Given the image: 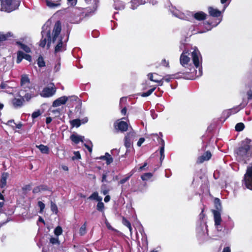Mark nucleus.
I'll return each mask as SVG.
<instances>
[{
	"instance_id": "423d86ee",
	"label": "nucleus",
	"mask_w": 252,
	"mask_h": 252,
	"mask_svg": "<svg viewBox=\"0 0 252 252\" xmlns=\"http://www.w3.org/2000/svg\"><path fill=\"white\" fill-rule=\"evenodd\" d=\"M74 18L70 20L72 23L78 24L80 23L82 19L89 15L88 12H85L83 9L74 8Z\"/></svg>"
},
{
	"instance_id": "aec40b11",
	"label": "nucleus",
	"mask_w": 252,
	"mask_h": 252,
	"mask_svg": "<svg viewBox=\"0 0 252 252\" xmlns=\"http://www.w3.org/2000/svg\"><path fill=\"white\" fill-rule=\"evenodd\" d=\"M9 177V174L7 172H3L1 174L0 179V188H3L6 185V180Z\"/></svg>"
},
{
	"instance_id": "0e129e2a",
	"label": "nucleus",
	"mask_w": 252,
	"mask_h": 252,
	"mask_svg": "<svg viewBox=\"0 0 252 252\" xmlns=\"http://www.w3.org/2000/svg\"><path fill=\"white\" fill-rule=\"evenodd\" d=\"M130 177V176H129L125 178L121 179L119 183L121 184H124V183H125L126 181H127L129 180Z\"/></svg>"
},
{
	"instance_id": "58836bf2",
	"label": "nucleus",
	"mask_w": 252,
	"mask_h": 252,
	"mask_svg": "<svg viewBox=\"0 0 252 252\" xmlns=\"http://www.w3.org/2000/svg\"><path fill=\"white\" fill-rule=\"evenodd\" d=\"M104 205L101 201H98L96 205V209L101 212L104 213Z\"/></svg>"
},
{
	"instance_id": "ea45409f",
	"label": "nucleus",
	"mask_w": 252,
	"mask_h": 252,
	"mask_svg": "<svg viewBox=\"0 0 252 252\" xmlns=\"http://www.w3.org/2000/svg\"><path fill=\"white\" fill-rule=\"evenodd\" d=\"M86 225L87 222H85L80 228L79 234L81 236H83L86 233Z\"/></svg>"
},
{
	"instance_id": "864d4df0",
	"label": "nucleus",
	"mask_w": 252,
	"mask_h": 252,
	"mask_svg": "<svg viewBox=\"0 0 252 252\" xmlns=\"http://www.w3.org/2000/svg\"><path fill=\"white\" fill-rule=\"evenodd\" d=\"M212 23H210L208 22H206L204 23V27L206 29L207 31H210L212 29V27H211V24Z\"/></svg>"
},
{
	"instance_id": "09e8293b",
	"label": "nucleus",
	"mask_w": 252,
	"mask_h": 252,
	"mask_svg": "<svg viewBox=\"0 0 252 252\" xmlns=\"http://www.w3.org/2000/svg\"><path fill=\"white\" fill-rule=\"evenodd\" d=\"M50 243L53 245H59L60 241L58 237H51L50 239Z\"/></svg>"
},
{
	"instance_id": "69168bd1",
	"label": "nucleus",
	"mask_w": 252,
	"mask_h": 252,
	"mask_svg": "<svg viewBox=\"0 0 252 252\" xmlns=\"http://www.w3.org/2000/svg\"><path fill=\"white\" fill-rule=\"evenodd\" d=\"M145 141V138L141 137L139 138V140L137 142V145L138 147H140L143 143Z\"/></svg>"
},
{
	"instance_id": "c85d7f7f",
	"label": "nucleus",
	"mask_w": 252,
	"mask_h": 252,
	"mask_svg": "<svg viewBox=\"0 0 252 252\" xmlns=\"http://www.w3.org/2000/svg\"><path fill=\"white\" fill-rule=\"evenodd\" d=\"M16 44L19 46V47L23 50L25 52L28 53L31 52V49L27 45L22 43L20 41H17Z\"/></svg>"
},
{
	"instance_id": "f704fd0d",
	"label": "nucleus",
	"mask_w": 252,
	"mask_h": 252,
	"mask_svg": "<svg viewBox=\"0 0 252 252\" xmlns=\"http://www.w3.org/2000/svg\"><path fill=\"white\" fill-rule=\"evenodd\" d=\"M25 55V54L22 51H19L17 52V60H16V62L17 63H20L21 62L22 60L23 59H24Z\"/></svg>"
},
{
	"instance_id": "8fccbe9b",
	"label": "nucleus",
	"mask_w": 252,
	"mask_h": 252,
	"mask_svg": "<svg viewBox=\"0 0 252 252\" xmlns=\"http://www.w3.org/2000/svg\"><path fill=\"white\" fill-rule=\"evenodd\" d=\"M109 173V171H108L104 172L103 173L102 176V180H101L102 182H109V181H108L107 180V178L108 176V174ZM110 182L111 181H109V182Z\"/></svg>"
},
{
	"instance_id": "2f4dec72",
	"label": "nucleus",
	"mask_w": 252,
	"mask_h": 252,
	"mask_svg": "<svg viewBox=\"0 0 252 252\" xmlns=\"http://www.w3.org/2000/svg\"><path fill=\"white\" fill-rule=\"evenodd\" d=\"M175 75H176L175 74H172V75H167L164 76L162 78V79L161 80H162V82L160 83H159V85L160 86L162 85L163 80H165L167 82H169L172 79H174L176 78Z\"/></svg>"
},
{
	"instance_id": "412c9836",
	"label": "nucleus",
	"mask_w": 252,
	"mask_h": 252,
	"mask_svg": "<svg viewBox=\"0 0 252 252\" xmlns=\"http://www.w3.org/2000/svg\"><path fill=\"white\" fill-rule=\"evenodd\" d=\"M171 11L173 15L176 17H178L181 19H184L188 21L190 20L189 18H188L187 16H185L184 13L180 12L179 10L177 9H174L173 11L171 10Z\"/></svg>"
},
{
	"instance_id": "f3484780",
	"label": "nucleus",
	"mask_w": 252,
	"mask_h": 252,
	"mask_svg": "<svg viewBox=\"0 0 252 252\" xmlns=\"http://www.w3.org/2000/svg\"><path fill=\"white\" fill-rule=\"evenodd\" d=\"M208 12L210 16L214 17H219L221 16V12L216 8L212 7H208Z\"/></svg>"
},
{
	"instance_id": "7ed1b4c3",
	"label": "nucleus",
	"mask_w": 252,
	"mask_h": 252,
	"mask_svg": "<svg viewBox=\"0 0 252 252\" xmlns=\"http://www.w3.org/2000/svg\"><path fill=\"white\" fill-rule=\"evenodd\" d=\"M252 140L247 138L242 142V145L236 151L237 158L240 160L246 161L252 156L250 151V144Z\"/></svg>"
},
{
	"instance_id": "a18cd8bd",
	"label": "nucleus",
	"mask_w": 252,
	"mask_h": 252,
	"mask_svg": "<svg viewBox=\"0 0 252 252\" xmlns=\"http://www.w3.org/2000/svg\"><path fill=\"white\" fill-rule=\"evenodd\" d=\"M244 124L242 123H239L236 124L235 126V129L237 131H241L244 129Z\"/></svg>"
},
{
	"instance_id": "4c0bfd02",
	"label": "nucleus",
	"mask_w": 252,
	"mask_h": 252,
	"mask_svg": "<svg viewBox=\"0 0 252 252\" xmlns=\"http://www.w3.org/2000/svg\"><path fill=\"white\" fill-rule=\"evenodd\" d=\"M37 64L39 67H42L45 66V62L41 56H40L37 59Z\"/></svg>"
},
{
	"instance_id": "9d476101",
	"label": "nucleus",
	"mask_w": 252,
	"mask_h": 252,
	"mask_svg": "<svg viewBox=\"0 0 252 252\" xmlns=\"http://www.w3.org/2000/svg\"><path fill=\"white\" fill-rule=\"evenodd\" d=\"M135 137V133L130 132L128 133L125 138V146L127 148H130L133 143V141Z\"/></svg>"
},
{
	"instance_id": "393cba45",
	"label": "nucleus",
	"mask_w": 252,
	"mask_h": 252,
	"mask_svg": "<svg viewBox=\"0 0 252 252\" xmlns=\"http://www.w3.org/2000/svg\"><path fill=\"white\" fill-rule=\"evenodd\" d=\"M86 2L90 5V7L92 8L93 11H95L97 7L98 0H85Z\"/></svg>"
},
{
	"instance_id": "de8ad7c7",
	"label": "nucleus",
	"mask_w": 252,
	"mask_h": 252,
	"mask_svg": "<svg viewBox=\"0 0 252 252\" xmlns=\"http://www.w3.org/2000/svg\"><path fill=\"white\" fill-rule=\"evenodd\" d=\"M51 209L52 211L56 214H57L58 212L57 206L52 201L51 202Z\"/></svg>"
},
{
	"instance_id": "603ef678",
	"label": "nucleus",
	"mask_w": 252,
	"mask_h": 252,
	"mask_svg": "<svg viewBox=\"0 0 252 252\" xmlns=\"http://www.w3.org/2000/svg\"><path fill=\"white\" fill-rule=\"evenodd\" d=\"M38 206L40 208V213H41L44 209L45 205L44 203L39 201L38 202Z\"/></svg>"
},
{
	"instance_id": "4be33fe9",
	"label": "nucleus",
	"mask_w": 252,
	"mask_h": 252,
	"mask_svg": "<svg viewBox=\"0 0 252 252\" xmlns=\"http://www.w3.org/2000/svg\"><path fill=\"white\" fill-rule=\"evenodd\" d=\"M47 5L50 8H55L60 5L61 0H45Z\"/></svg>"
},
{
	"instance_id": "bf43d9fd",
	"label": "nucleus",
	"mask_w": 252,
	"mask_h": 252,
	"mask_svg": "<svg viewBox=\"0 0 252 252\" xmlns=\"http://www.w3.org/2000/svg\"><path fill=\"white\" fill-rule=\"evenodd\" d=\"M147 188V184L146 183H144L143 185H141L140 186H139L138 189L141 192H144L146 189Z\"/></svg>"
},
{
	"instance_id": "c756f323",
	"label": "nucleus",
	"mask_w": 252,
	"mask_h": 252,
	"mask_svg": "<svg viewBox=\"0 0 252 252\" xmlns=\"http://www.w3.org/2000/svg\"><path fill=\"white\" fill-rule=\"evenodd\" d=\"M130 4V8L133 10L136 9L139 5L142 4L140 0H131Z\"/></svg>"
},
{
	"instance_id": "052dcab7",
	"label": "nucleus",
	"mask_w": 252,
	"mask_h": 252,
	"mask_svg": "<svg viewBox=\"0 0 252 252\" xmlns=\"http://www.w3.org/2000/svg\"><path fill=\"white\" fill-rule=\"evenodd\" d=\"M41 113L40 112V111L38 110V111H34L32 114V118L33 119H35V118H37L38 117H39Z\"/></svg>"
},
{
	"instance_id": "13d9d810",
	"label": "nucleus",
	"mask_w": 252,
	"mask_h": 252,
	"mask_svg": "<svg viewBox=\"0 0 252 252\" xmlns=\"http://www.w3.org/2000/svg\"><path fill=\"white\" fill-rule=\"evenodd\" d=\"M148 76H149V79L151 81H154V82H158V83H160V82H162V80H158L154 79L153 78V74H152V73H149L148 74Z\"/></svg>"
},
{
	"instance_id": "2eb2a0df",
	"label": "nucleus",
	"mask_w": 252,
	"mask_h": 252,
	"mask_svg": "<svg viewBox=\"0 0 252 252\" xmlns=\"http://www.w3.org/2000/svg\"><path fill=\"white\" fill-rule=\"evenodd\" d=\"M211 153L210 151H207L197 158V163H202L205 161L209 160L211 158Z\"/></svg>"
},
{
	"instance_id": "a211bd4d",
	"label": "nucleus",
	"mask_w": 252,
	"mask_h": 252,
	"mask_svg": "<svg viewBox=\"0 0 252 252\" xmlns=\"http://www.w3.org/2000/svg\"><path fill=\"white\" fill-rule=\"evenodd\" d=\"M212 212L214 215V219L215 221V225H218L221 224V218L220 212L219 211H215V210H212Z\"/></svg>"
},
{
	"instance_id": "f03ea898",
	"label": "nucleus",
	"mask_w": 252,
	"mask_h": 252,
	"mask_svg": "<svg viewBox=\"0 0 252 252\" xmlns=\"http://www.w3.org/2000/svg\"><path fill=\"white\" fill-rule=\"evenodd\" d=\"M189 54L187 51H184L180 56V62L185 69L182 73L189 75V77H187V79L194 80L202 75V57L197 49L194 50L192 52L191 58L194 67L189 63L190 61V58L188 57Z\"/></svg>"
},
{
	"instance_id": "39448f33",
	"label": "nucleus",
	"mask_w": 252,
	"mask_h": 252,
	"mask_svg": "<svg viewBox=\"0 0 252 252\" xmlns=\"http://www.w3.org/2000/svg\"><path fill=\"white\" fill-rule=\"evenodd\" d=\"M242 186L252 190V165L248 166L242 180Z\"/></svg>"
},
{
	"instance_id": "6ab92c4d",
	"label": "nucleus",
	"mask_w": 252,
	"mask_h": 252,
	"mask_svg": "<svg viewBox=\"0 0 252 252\" xmlns=\"http://www.w3.org/2000/svg\"><path fill=\"white\" fill-rule=\"evenodd\" d=\"M71 140L75 144H78L80 142H83L84 136H80L77 134H73L70 137Z\"/></svg>"
},
{
	"instance_id": "49530a36",
	"label": "nucleus",
	"mask_w": 252,
	"mask_h": 252,
	"mask_svg": "<svg viewBox=\"0 0 252 252\" xmlns=\"http://www.w3.org/2000/svg\"><path fill=\"white\" fill-rule=\"evenodd\" d=\"M63 232V229L60 226H58L54 230V233L57 237L61 235Z\"/></svg>"
},
{
	"instance_id": "f8f14e48",
	"label": "nucleus",
	"mask_w": 252,
	"mask_h": 252,
	"mask_svg": "<svg viewBox=\"0 0 252 252\" xmlns=\"http://www.w3.org/2000/svg\"><path fill=\"white\" fill-rule=\"evenodd\" d=\"M114 127L116 129L119 130L121 132H125L127 130L128 125L124 121H120L114 123Z\"/></svg>"
},
{
	"instance_id": "cd10ccee",
	"label": "nucleus",
	"mask_w": 252,
	"mask_h": 252,
	"mask_svg": "<svg viewBox=\"0 0 252 252\" xmlns=\"http://www.w3.org/2000/svg\"><path fill=\"white\" fill-rule=\"evenodd\" d=\"M36 147L40 151L42 154H48L49 153V148L47 146L40 144L36 146Z\"/></svg>"
},
{
	"instance_id": "774afa93",
	"label": "nucleus",
	"mask_w": 252,
	"mask_h": 252,
	"mask_svg": "<svg viewBox=\"0 0 252 252\" xmlns=\"http://www.w3.org/2000/svg\"><path fill=\"white\" fill-rule=\"evenodd\" d=\"M24 59L29 62L32 61V57L30 55L25 54L24 56Z\"/></svg>"
},
{
	"instance_id": "a878e982",
	"label": "nucleus",
	"mask_w": 252,
	"mask_h": 252,
	"mask_svg": "<svg viewBox=\"0 0 252 252\" xmlns=\"http://www.w3.org/2000/svg\"><path fill=\"white\" fill-rule=\"evenodd\" d=\"M241 109V107L240 106H238L236 107H234L232 109H230L227 110V111L223 112V115L227 114V117H228L232 114H234L239 111Z\"/></svg>"
},
{
	"instance_id": "5701e85b",
	"label": "nucleus",
	"mask_w": 252,
	"mask_h": 252,
	"mask_svg": "<svg viewBox=\"0 0 252 252\" xmlns=\"http://www.w3.org/2000/svg\"><path fill=\"white\" fill-rule=\"evenodd\" d=\"M98 159L106 160V163L107 165L111 164L113 161V158L108 153H106L104 156L100 157Z\"/></svg>"
},
{
	"instance_id": "6e6552de",
	"label": "nucleus",
	"mask_w": 252,
	"mask_h": 252,
	"mask_svg": "<svg viewBox=\"0 0 252 252\" xmlns=\"http://www.w3.org/2000/svg\"><path fill=\"white\" fill-rule=\"evenodd\" d=\"M21 86L22 89L20 91V95L23 94L24 91H29V89H32V86L30 84L29 77L26 75H22L21 79Z\"/></svg>"
},
{
	"instance_id": "4d7b16f0",
	"label": "nucleus",
	"mask_w": 252,
	"mask_h": 252,
	"mask_svg": "<svg viewBox=\"0 0 252 252\" xmlns=\"http://www.w3.org/2000/svg\"><path fill=\"white\" fill-rule=\"evenodd\" d=\"M6 125L8 126H11L13 128V129H14V126H13V125H15V123L14 122V120H10L7 121V122L6 123Z\"/></svg>"
},
{
	"instance_id": "a19ab883",
	"label": "nucleus",
	"mask_w": 252,
	"mask_h": 252,
	"mask_svg": "<svg viewBox=\"0 0 252 252\" xmlns=\"http://www.w3.org/2000/svg\"><path fill=\"white\" fill-rule=\"evenodd\" d=\"M71 124L72 126L78 127L80 126L81 123V120L80 119H74L71 121Z\"/></svg>"
},
{
	"instance_id": "e433bc0d",
	"label": "nucleus",
	"mask_w": 252,
	"mask_h": 252,
	"mask_svg": "<svg viewBox=\"0 0 252 252\" xmlns=\"http://www.w3.org/2000/svg\"><path fill=\"white\" fill-rule=\"evenodd\" d=\"M153 175V174L151 173H145L141 175V178L143 181H146L152 178Z\"/></svg>"
},
{
	"instance_id": "9b49d317",
	"label": "nucleus",
	"mask_w": 252,
	"mask_h": 252,
	"mask_svg": "<svg viewBox=\"0 0 252 252\" xmlns=\"http://www.w3.org/2000/svg\"><path fill=\"white\" fill-rule=\"evenodd\" d=\"M189 15L197 21H203L206 19L207 16V14L203 11H198L195 13L189 12Z\"/></svg>"
},
{
	"instance_id": "680f3d73",
	"label": "nucleus",
	"mask_w": 252,
	"mask_h": 252,
	"mask_svg": "<svg viewBox=\"0 0 252 252\" xmlns=\"http://www.w3.org/2000/svg\"><path fill=\"white\" fill-rule=\"evenodd\" d=\"M161 64L164 66L169 67V62L168 61H166L165 59H163L161 61Z\"/></svg>"
},
{
	"instance_id": "37998d69",
	"label": "nucleus",
	"mask_w": 252,
	"mask_h": 252,
	"mask_svg": "<svg viewBox=\"0 0 252 252\" xmlns=\"http://www.w3.org/2000/svg\"><path fill=\"white\" fill-rule=\"evenodd\" d=\"M155 89H156V88L154 87V88H153L150 89L146 92L142 93L141 94V96L142 97L148 96L153 93V92L155 90Z\"/></svg>"
},
{
	"instance_id": "3c124183",
	"label": "nucleus",
	"mask_w": 252,
	"mask_h": 252,
	"mask_svg": "<svg viewBox=\"0 0 252 252\" xmlns=\"http://www.w3.org/2000/svg\"><path fill=\"white\" fill-rule=\"evenodd\" d=\"M61 109L60 108H58L51 110V112L53 115H55V117H59L61 115Z\"/></svg>"
},
{
	"instance_id": "6e6d98bb",
	"label": "nucleus",
	"mask_w": 252,
	"mask_h": 252,
	"mask_svg": "<svg viewBox=\"0 0 252 252\" xmlns=\"http://www.w3.org/2000/svg\"><path fill=\"white\" fill-rule=\"evenodd\" d=\"M106 187V186L105 184L102 185L101 187V192L104 195H106L108 193V190L105 189Z\"/></svg>"
},
{
	"instance_id": "72a5a7b5",
	"label": "nucleus",
	"mask_w": 252,
	"mask_h": 252,
	"mask_svg": "<svg viewBox=\"0 0 252 252\" xmlns=\"http://www.w3.org/2000/svg\"><path fill=\"white\" fill-rule=\"evenodd\" d=\"M122 222L124 225L128 227L130 234H131L132 228L130 222L124 217L123 218Z\"/></svg>"
},
{
	"instance_id": "79ce46f5",
	"label": "nucleus",
	"mask_w": 252,
	"mask_h": 252,
	"mask_svg": "<svg viewBox=\"0 0 252 252\" xmlns=\"http://www.w3.org/2000/svg\"><path fill=\"white\" fill-rule=\"evenodd\" d=\"M200 229V228H197L198 235L201 236L202 235H205V234H207V226L205 224L203 225L202 228H201L202 230L203 231L202 232H199Z\"/></svg>"
},
{
	"instance_id": "b1692460",
	"label": "nucleus",
	"mask_w": 252,
	"mask_h": 252,
	"mask_svg": "<svg viewBox=\"0 0 252 252\" xmlns=\"http://www.w3.org/2000/svg\"><path fill=\"white\" fill-rule=\"evenodd\" d=\"M13 37V34L11 32H8L6 33L3 32H0V42L7 40L9 37Z\"/></svg>"
},
{
	"instance_id": "c9c22d12",
	"label": "nucleus",
	"mask_w": 252,
	"mask_h": 252,
	"mask_svg": "<svg viewBox=\"0 0 252 252\" xmlns=\"http://www.w3.org/2000/svg\"><path fill=\"white\" fill-rule=\"evenodd\" d=\"M215 205L216 210L215 211H219L221 212V205L220 203V200L219 198H216L215 199Z\"/></svg>"
},
{
	"instance_id": "c03bdc74",
	"label": "nucleus",
	"mask_w": 252,
	"mask_h": 252,
	"mask_svg": "<svg viewBox=\"0 0 252 252\" xmlns=\"http://www.w3.org/2000/svg\"><path fill=\"white\" fill-rule=\"evenodd\" d=\"M84 146L90 153L92 152L93 145L91 141H87L86 143L84 144Z\"/></svg>"
},
{
	"instance_id": "f257e3e1",
	"label": "nucleus",
	"mask_w": 252,
	"mask_h": 252,
	"mask_svg": "<svg viewBox=\"0 0 252 252\" xmlns=\"http://www.w3.org/2000/svg\"><path fill=\"white\" fill-rule=\"evenodd\" d=\"M42 38L39 45L44 47L47 44L48 48L51 43L54 44V53L57 55L60 53L64 52L66 50V43L68 40V35L64 38V35L61 33L62 26L60 21H58L54 25L52 35L49 23L44 24L42 28Z\"/></svg>"
},
{
	"instance_id": "5fc2aeb1",
	"label": "nucleus",
	"mask_w": 252,
	"mask_h": 252,
	"mask_svg": "<svg viewBox=\"0 0 252 252\" xmlns=\"http://www.w3.org/2000/svg\"><path fill=\"white\" fill-rule=\"evenodd\" d=\"M68 97V101H70L71 102L76 101L78 100V97L75 95L69 96H67Z\"/></svg>"
},
{
	"instance_id": "0eeeda50",
	"label": "nucleus",
	"mask_w": 252,
	"mask_h": 252,
	"mask_svg": "<svg viewBox=\"0 0 252 252\" xmlns=\"http://www.w3.org/2000/svg\"><path fill=\"white\" fill-rule=\"evenodd\" d=\"M56 92V88L53 83H50L48 86L45 87L40 95L43 97H49L54 95Z\"/></svg>"
},
{
	"instance_id": "ddd939ff",
	"label": "nucleus",
	"mask_w": 252,
	"mask_h": 252,
	"mask_svg": "<svg viewBox=\"0 0 252 252\" xmlns=\"http://www.w3.org/2000/svg\"><path fill=\"white\" fill-rule=\"evenodd\" d=\"M234 227V222L232 219L228 216L227 221L224 224V230L226 233H230Z\"/></svg>"
},
{
	"instance_id": "1a4fd4ad",
	"label": "nucleus",
	"mask_w": 252,
	"mask_h": 252,
	"mask_svg": "<svg viewBox=\"0 0 252 252\" xmlns=\"http://www.w3.org/2000/svg\"><path fill=\"white\" fill-rule=\"evenodd\" d=\"M18 96L22 97L23 99L24 102L26 100L27 101H29L30 99L35 96L34 94V89L32 87V89H29V91H24L23 94L20 95V91L18 93Z\"/></svg>"
},
{
	"instance_id": "7c9ffc66",
	"label": "nucleus",
	"mask_w": 252,
	"mask_h": 252,
	"mask_svg": "<svg viewBox=\"0 0 252 252\" xmlns=\"http://www.w3.org/2000/svg\"><path fill=\"white\" fill-rule=\"evenodd\" d=\"M161 147L160 149V160L161 162L164 159L165 156H164V141L163 139H161Z\"/></svg>"
},
{
	"instance_id": "473e14b6",
	"label": "nucleus",
	"mask_w": 252,
	"mask_h": 252,
	"mask_svg": "<svg viewBox=\"0 0 252 252\" xmlns=\"http://www.w3.org/2000/svg\"><path fill=\"white\" fill-rule=\"evenodd\" d=\"M89 199L102 201V198L98 195L97 192H93L88 198Z\"/></svg>"
},
{
	"instance_id": "20e7f679",
	"label": "nucleus",
	"mask_w": 252,
	"mask_h": 252,
	"mask_svg": "<svg viewBox=\"0 0 252 252\" xmlns=\"http://www.w3.org/2000/svg\"><path fill=\"white\" fill-rule=\"evenodd\" d=\"M1 8L0 10L7 12H10L15 10L19 7L20 0H0Z\"/></svg>"
},
{
	"instance_id": "338daca9",
	"label": "nucleus",
	"mask_w": 252,
	"mask_h": 252,
	"mask_svg": "<svg viewBox=\"0 0 252 252\" xmlns=\"http://www.w3.org/2000/svg\"><path fill=\"white\" fill-rule=\"evenodd\" d=\"M40 191H40V189L39 186L36 187L32 190V192H33V193H38V192H39Z\"/></svg>"
},
{
	"instance_id": "4468645a",
	"label": "nucleus",
	"mask_w": 252,
	"mask_h": 252,
	"mask_svg": "<svg viewBox=\"0 0 252 252\" xmlns=\"http://www.w3.org/2000/svg\"><path fill=\"white\" fill-rule=\"evenodd\" d=\"M68 100V97L66 96H61L55 100L52 104V106L54 107H59L61 105L65 104Z\"/></svg>"
},
{
	"instance_id": "dca6fc26",
	"label": "nucleus",
	"mask_w": 252,
	"mask_h": 252,
	"mask_svg": "<svg viewBox=\"0 0 252 252\" xmlns=\"http://www.w3.org/2000/svg\"><path fill=\"white\" fill-rule=\"evenodd\" d=\"M24 102L22 97H15L12 100L13 106L15 108L21 107L23 105Z\"/></svg>"
},
{
	"instance_id": "bb28decb",
	"label": "nucleus",
	"mask_w": 252,
	"mask_h": 252,
	"mask_svg": "<svg viewBox=\"0 0 252 252\" xmlns=\"http://www.w3.org/2000/svg\"><path fill=\"white\" fill-rule=\"evenodd\" d=\"M114 6L116 10H123L125 8V4L122 1L116 0L114 1Z\"/></svg>"
},
{
	"instance_id": "e2e57ef3",
	"label": "nucleus",
	"mask_w": 252,
	"mask_h": 252,
	"mask_svg": "<svg viewBox=\"0 0 252 252\" xmlns=\"http://www.w3.org/2000/svg\"><path fill=\"white\" fill-rule=\"evenodd\" d=\"M39 186L40 189V191H45L49 190V188L46 185H42Z\"/></svg>"
}]
</instances>
